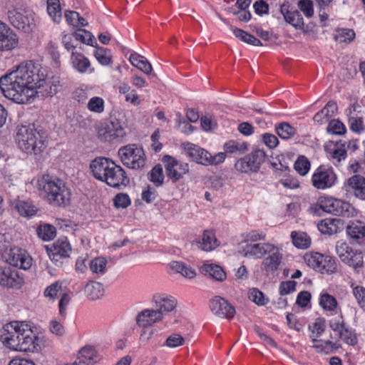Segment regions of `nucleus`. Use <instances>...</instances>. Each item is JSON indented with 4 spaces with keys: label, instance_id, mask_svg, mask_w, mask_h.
Listing matches in <instances>:
<instances>
[{
    "label": "nucleus",
    "instance_id": "f257e3e1",
    "mask_svg": "<svg viewBox=\"0 0 365 365\" xmlns=\"http://www.w3.org/2000/svg\"><path fill=\"white\" fill-rule=\"evenodd\" d=\"M43 72L44 68L38 63L24 61L15 71L0 78V89L8 99L19 104L28 103L34 98L36 81Z\"/></svg>",
    "mask_w": 365,
    "mask_h": 365
},
{
    "label": "nucleus",
    "instance_id": "f03ea898",
    "mask_svg": "<svg viewBox=\"0 0 365 365\" xmlns=\"http://www.w3.org/2000/svg\"><path fill=\"white\" fill-rule=\"evenodd\" d=\"M0 340L6 348L16 351L38 352L42 346V339L24 322L14 321L6 324Z\"/></svg>",
    "mask_w": 365,
    "mask_h": 365
},
{
    "label": "nucleus",
    "instance_id": "7ed1b4c3",
    "mask_svg": "<svg viewBox=\"0 0 365 365\" xmlns=\"http://www.w3.org/2000/svg\"><path fill=\"white\" fill-rule=\"evenodd\" d=\"M14 139L18 148L27 155H41L48 146L46 131L34 123L18 125Z\"/></svg>",
    "mask_w": 365,
    "mask_h": 365
},
{
    "label": "nucleus",
    "instance_id": "20e7f679",
    "mask_svg": "<svg viewBox=\"0 0 365 365\" xmlns=\"http://www.w3.org/2000/svg\"><path fill=\"white\" fill-rule=\"evenodd\" d=\"M38 185L39 190L44 193L50 204L64 206L69 203L71 191L62 180L45 175L38 180Z\"/></svg>",
    "mask_w": 365,
    "mask_h": 365
},
{
    "label": "nucleus",
    "instance_id": "39448f33",
    "mask_svg": "<svg viewBox=\"0 0 365 365\" xmlns=\"http://www.w3.org/2000/svg\"><path fill=\"white\" fill-rule=\"evenodd\" d=\"M122 163L127 168L138 170L145 165V155L141 148L135 144H129L118 150Z\"/></svg>",
    "mask_w": 365,
    "mask_h": 365
},
{
    "label": "nucleus",
    "instance_id": "423d86ee",
    "mask_svg": "<svg viewBox=\"0 0 365 365\" xmlns=\"http://www.w3.org/2000/svg\"><path fill=\"white\" fill-rule=\"evenodd\" d=\"M310 181L315 189L325 190L336 185L338 177L332 167L321 165L314 170Z\"/></svg>",
    "mask_w": 365,
    "mask_h": 365
},
{
    "label": "nucleus",
    "instance_id": "0eeeda50",
    "mask_svg": "<svg viewBox=\"0 0 365 365\" xmlns=\"http://www.w3.org/2000/svg\"><path fill=\"white\" fill-rule=\"evenodd\" d=\"M43 76H38L34 89V98L36 95L41 97H51L56 95L61 89L60 78L50 73L47 68H44Z\"/></svg>",
    "mask_w": 365,
    "mask_h": 365
},
{
    "label": "nucleus",
    "instance_id": "6e6552de",
    "mask_svg": "<svg viewBox=\"0 0 365 365\" xmlns=\"http://www.w3.org/2000/svg\"><path fill=\"white\" fill-rule=\"evenodd\" d=\"M307 265L322 274H332L337 269L336 259L333 256L319 252H311L304 255Z\"/></svg>",
    "mask_w": 365,
    "mask_h": 365
},
{
    "label": "nucleus",
    "instance_id": "1a4fd4ad",
    "mask_svg": "<svg viewBox=\"0 0 365 365\" xmlns=\"http://www.w3.org/2000/svg\"><path fill=\"white\" fill-rule=\"evenodd\" d=\"M10 24L19 30L30 33L35 26L34 14L28 10L13 9L8 11Z\"/></svg>",
    "mask_w": 365,
    "mask_h": 365
},
{
    "label": "nucleus",
    "instance_id": "9d476101",
    "mask_svg": "<svg viewBox=\"0 0 365 365\" xmlns=\"http://www.w3.org/2000/svg\"><path fill=\"white\" fill-rule=\"evenodd\" d=\"M329 327L338 334L339 339L344 343L349 346H355L358 343L355 330L344 321L342 314L330 320Z\"/></svg>",
    "mask_w": 365,
    "mask_h": 365
},
{
    "label": "nucleus",
    "instance_id": "9b49d317",
    "mask_svg": "<svg viewBox=\"0 0 365 365\" xmlns=\"http://www.w3.org/2000/svg\"><path fill=\"white\" fill-rule=\"evenodd\" d=\"M167 176L176 182L189 172L188 163L178 160L175 158L166 155L162 159Z\"/></svg>",
    "mask_w": 365,
    "mask_h": 365
},
{
    "label": "nucleus",
    "instance_id": "f8f14e48",
    "mask_svg": "<svg viewBox=\"0 0 365 365\" xmlns=\"http://www.w3.org/2000/svg\"><path fill=\"white\" fill-rule=\"evenodd\" d=\"M98 134L103 140L110 143H121L126 137L125 128L118 120L107 123Z\"/></svg>",
    "mask_w": 365,
    "mask_h": 365
},
{
    "label": "nucleus",
    "instance_id": "ddd939ff",
    "mask_svg": "<svg viewBox=\"0 0 365 365\" xmlns=\"http://www.w3.org/2000/svg\"><path fill=\"white\" fill-rule=\"evenodd\" d=\"M48 255L55 265L60 267L63 264V259L69 257L71 247L66 237L59 238L49 248L46 247Z\"/></svg>",
    "mask_w": 365,
    "mask_h": 365
},
{
    "label": "nucleus",
    "instance_id": "4468645a",
    "mask_svg": "<svg viewBox=\"0 0 365 365\" xmlns=\"http://www.w3.org/2000/svg\"><path fill=\"white\" fill-rule=\"evenodd\" d=\"M24 284V279L16 268L10 266L0 267V286L19 289Z\"/></svg>",
    "mask_w": 365,
    "mask_h": 365
},
{
    "label": "nucleus",
    "instance_id": "2eb2a0df",
    "mask_svg": "<svg viewBox=\"0 0 365 365\" xmlns=\"http://www.w3.org/2000/svg\"><path fill=\"white\" fill-rule=\"evenodd\" d=\"M210 308L216 316L231 319L235 315V308L225 298L215 296L210 301Z\"/></svg>",
    "mask_w": 365,
    "mask_h": 365
},
{
    "label": "nucleus",
    "instance_id": "dca6fc26",
    "mask_svg": "<svg viewBox=\"0 0 365 365\" xmlns=\"http://www.w3.org/2000/svg\"><path fill=\"white\" fill-rule=\"evenodd\" d=\"M108 173L102 182L109 187L120 189L129 183L127 174L121 166L115 163Z\"/></svg>",
    "mask_w": 365,
    "mask_h": 365
},
{
    "label": "nucleus",
    "instance_id": "f3484780",
    "mask_svg": "<svg viewBox=\"0 0 365 365\" xmlns=\"http://www.w3.org/2000/svg\"><path fill=\"white\" fill-rule=\"evenodd\" d=\"M17 34L5 23L0 21V51H9L17 47Z\"/></svg>",
    "mask_w": 365,
    "mask_h": 365
},
{
    "label": "nucleus",
    "instance_id": "a211bd4d",
    "mask_svg": "<svg viewBox=\"0 0 365 365\" xmlns=\"http://www.w3.org/2000/svg\"><path fill=\"white\" fill-rule=\"evenodd\" d=\"M114 164L115 162L108 158L97 157L91 162L90 169L93 177L102 182Z\"/></svg>",
    "mask_w": 365,
    "mask_h": 365
},
{
    "label": "nucleus",
    "instance_id": "6ab92c4d",
    "mask_svg": "<svg viewBox=\"0 0 365 365\" xmlns=\"http://www.w3.org/2000/svg\"><path fill=\"white\" fill-rule=\"evenodd\" d=\"M8 262L15 267L28 269L32 264V259L25 250L14 247L10 250Z\"/></svg>",
    "mask_w": 365,
    "mask_h": 365
},
{
    "label": "nucleus",
    "instance_id": "aec40b11",
    "mask_svg": "<svg viewBox=\"0 0 365 365\" xmlns=\"http://www.w3.org/2000/svg\"><path fill=\"white\" fill-rule=\"evenodd\" d=\"M349 240L352 244L365 242V224L359 220L350 221L346 229Z\"/></svg>",
    "mask_w": 365,
    "mask_h": 365
},
{
    "label": "nucleus",
    "instance_id": "412c9836",
    "mask_svg": "<svg viewBox=\"0 0 365 365\" xmlns=\"http://www.w3.org/2000/svg\"><path fill=\"white\" fill-rule=\"evenodd\" d=\"M276 246L270 243L247 244L244 248L245 256L254 259H262L269 252L274 251Z\"/></svg>",
    "mask_w": 365,
    "mask_h": 365
},
{
    "label": "nucleus",
    "instance_id": "4be33fe9",
    "mask_svg": "<svg viewBox=\"0 0 365 365\" xmlns=\"http://www.w3.org/2000/svg\"><path fill=\"white\" fill-rule=\"evenodd\" d=\"M163 318V314L158 310L153 309H145L140 312L136 316V324L142 328H147L153 324L160 322Z\"/></svg>",
    "mask_w": 365,
    "mask_h": 365
},
{
    "label": "nucleus",
    "instance_id": "5701e85b",
    "mask_svg": "<svg viewBox=\"0 0 365 365\" xmlns=\"http://www.w3.org/2000/svg\"><path fill=\"white\" fill-rule=\"evenodd\" d=\"M346 190L352 192L360 200H365V178L360 175H354L349 178L346 183Z\"/></svg>",
    "mask_w": 365,
    "mask_h": 365
},
{
    "label": "nucleus",
    "instance_id": "b1692460",
    "mask_svg": "<svg viewBox=\"0 0 365 365\" xmlns=\"http://www.w3.org/2000/svg\"><path fill=\"white\" fill-rule=\"evenodd\" d=\"M344 222L339 218H325L318 225V230L324 235H332L341 232L344 230Z\"/></svg>",
    "mask_w": 365,
    "mask_h": 365
},
{
    "label": "nucleus",
    "instance_id": "393cba45",
    "mask_svg": "<svg viewBox=\"0 0 365 365\" xmlns=\"http://www.w3.org/2000/svg\"><path fill=\"white\" fill-rule=\"evenodd\" d=\"M359 107V105L357 103H354L346 110L350 130L359 134L361 133L364 130L363 118L359 113H356V109Z\"/></svg>",
    "mask_w": 365,
    "mask_h": 365
},
{
    "label": "nucleus",
    "instance_id": "a878e982",
    "mask_svg": "<svg viewBox=\"0 0 365 365\" xmlns=\"http://www.w3.org/2000/svg\"><path fill=\"white\" fill-rule=\"evenodd\" d=\"M77 358L83 365H94L102 359L101 355L91 345L81 348Z\"/></svg>",
    "mask_w": 365,
    "mask_h": 365
},
{
    "label": "nucleus",
    "instance_id": "bb28decb",
    "mask_svg": "<svg viewBox=\"0 0 365 365\" xmlns=\"http://www.w3.org/2000/svg\"><path fill=\"white\" fill-rule=\"evenodd\" d=\"M153 302L156 307L155 310H158L161 314L163 312H170L173 311L178 304L175 297L165 294L154 295Z\"/></svg>",
    "mask_w": 365,
    "mask_h": 365
},
{
    "label": "nucleus",
    "instance_id": "cd10ccee",
    "mask_svg": "<svg viewBox=\"0 0 365 365\" xmlns=\"http://www.w3.org/2000/svg\"><path fill=\"white\" fill-rule=\"evenodd\" d=\"M280 11L287 23L296 29H302L304 27V20L301 13L298 10L289 9V6L282 4Z\"/></svg>",
    "mask_w": 365,
    "mask_h": 365
},
{
    "label": "nucleus",
    "instance_id": "c85d7f7f",
    "mask_svg": "<svg viewBox=\"0 0 365 365\" xmlns=\"http://www.w3.org/2000/svg\"><path fill=\"white\" fill-rule=\"evenodd\" d=\"M185 149L187 155L193 161L207 165L208 158H210V153L208 151L192 143H187Z\"/></svg>",
    "mask_w": 365,
    "mask_h": 365
},
{
    "label": "nucleus",
    "instance_id": "c756f323",
    "mask_svg": "<svg viewBox=\"0 0 365 365\" xmlns=\"http://www.w3.org/2000/svg\"><path fill=\"white\" fill-rule=\"evenodd\" d=\"M282 259V255L279 252L277 247H274V251L268 254V256L263 260L262 268L267 274L273 273L277 271Z\"/></svg>",
    "mask_w": 365,
    "mask_h": 365
},
{
    "label": "nucleus",
    "instance_id": "7c9ffc66",
    "mask_svg": "<svg viewBox=\"0 0 365 365\" xmlns=\"http://www.w3.org/2000/svg\"><path fill=\"white\" fill-rule=\"evenodd\" d=\"M312 348L319 354H331L341 348V345L338 341H332L319 339H317V341H312Z\"/></svg>",
    "mask_w": 365,
    "mask_h": 365
},
{
    "label": "nucleus",
    "instance_id": "2f4dec72",
    "mask_svg": "<svg viewBox=\"0 0 365 365\" xmlns=\"http://www.w3.org/2000/svg\"><path fill=\"white\" fill-rule=\"evenodd\" d=\"M339 203L338 198L328 195H322L318 198L316 205L322 211L335 215Z\"/></svg>",
    "mask_w": 365,
    "mask_h": 365
},
{
    "label": "nucleus",
    "instance_id": "473e14b6",
    "mask_svg": "<svg viewBox=\"0 0 365 365\" xmlns=\"http://www.w3.org/2000/svg\"><path fill=\"white\" fill-rule=\"evenodd\" d=\"M326 328V321L322 317L317 318L312 324H309L308 329L312 341L319 339L324 333Z\"/></svg>",
    "mask_w": 365,
    "mask_h": 365
},
{
    "label": "nucleus",
    "instance_id": "72a5a7b5",
    "mask_svg": "<svg viewBox=\"0 0 365 365\" xmlns=\"http://www.w3.org/2000/svg\"><path fill=\"white\" fill-rule=\"evenodd\" d=\"M200 244V247L205 252H210L220 245L214 231L208 230L203 232L202 242Z\"/></svg>",
    "mask_w": 365,
    "mask_h": 365
},
{
    "label": "nucleus",
    "instance_id": "f704fd0d",
    "mask_svg": "<svg viewBox=\"0 0 365 365\" xmlns=\"http://www.w3.org/2000/svg\"><path fill=\"white\" fill-rule=\"evenodd\" d=\"M71 60L73 68L81 73L87 72L91 66L89 59L78 52H72Z\"/></svg>",
    "mask_w": 365,
    "mask_h": 365
},
{
    "label": "nucleus",
    "instance_id": "c9c22d12",
    "mask_svg": "<svg viewBox=\"0 0 365 365\" xmlns=\"http://www.w3.org/2000/svg\"><path fill=\"white\" fill-rule=\"evenodd\" d=\"M85 294L91 300L100 299L104 294L103 284L96 281L89 282L85 287Z\"/></svg>",
    "mask_w": 365,
    "mask_h": 365
},
{
    "label": "nucleus",
    "instance_id": "e433bc0d",
    "mask_svg": "<svg viewBox=\"0 0 365 365\" xmlns=\"http://www.w3.org/2000/svg\"><path fill=\"white\" fill-rule=\"evenodd\" d=\"M129 61L130 63L145 74H150L153 71L150 63L143 56L133 53L130 54Z\"/></svg>",
    "mask_w": 365,
    "mask_h": 365
},
{
    "label": "nucleus",
    "instance_id": "4c0bfd02",
    "mask_svg": "<svg viewBox=\"0 0 365 365\" xmlns=\"http://www.w3.org/2000/svg\"><path fill=\"white\" fill-rule=\"evenodd\" d=\"M342 262L351 267L356 273L359 274L364 265L363 253L361 251L357 250L349 257L344 258Z\"/></svg>",
    "mask_w": 365,
    "mask_h": 365
},
{
    "label": "nucleus",
    "instance_id": "58836bf2",
    "mask_svg": "<svg viewBox=\"0 0 365 365\" xmlns=\"http://www.w3.org/2000/svg\"><path fill=\"white\" fill-rule=\"evenodd\" d=\"M202 272L208 274L213 279L222 282L226 279V273L223 269L217 264H205L201 267Z\"/></svg>",
    "mask_w": 365,
    "mask_h": 365
},
{
    "label": "nucleus",
    "instance_id": "ea45409f",
    "mask_svg": "<svg viewBox=\"0 0 365 365\" xmlns=\"http://www.w3.org/2000/svg\"><path fill=\"white\" fill-rule=\"evenodd\" d=\"M18 213L24 217H31L36 215L37 212L36 207L31 202L26 200H17L14 205Z\"/></svg>",
    "mask_w": 365,
    "mask_h": 365
},
{
    "label": "nucleus",
    "instance_id": "a19ab883",
    "mask_svg": "<svg viewBox=\"0 0 365 365\" xmlns=\"http://www.w3.org/2000/svg\"><path fill=\"white\" fill-rule=\"evenodd\" d=\"M291 238L294 246L299 249H307L311 245V238L304 232L292 231Z\"/></svg>",
    "mask_w": 365,
    "mask_h": 365
},
{
    "label": "nucleus",
    "instance_id": "79ce46f5",
    "mask_svg": "<svg viewBox=\"0 0 365 365\" xmlns=\"http://www.w3.org/2000/svg\"><path fill=\"white\" fill-rule=\"evenodd\" d=\"M36 234L43 241L49 242L55 238L56 235V229L52 225L43 224L37 227Z\"/></svg>",
    "mask_w": 365,
    "mask_h": 365
},
{
    "label": "nucleus",
    "instance_id": "37998d69",
    "mask_svg": "<svg viewBox=\"0 0 365 365\" xmlns=\"http://www.w3.org/2000/svg\"><path fill=\"white\" fill-rule=\"evenodd\" d=\"M233 34L236 38L240 39L244 43L247 44L255 46H262V43L252 34L238 28H235L232 30Z\"/></svg>",
    "mask_w": 365,
    "mask_h": 365
},
{
    "label": "nucleus",
    "instance_id": "c03bdc74",
    "mask_svg": "<svg viewBox=\"0 0 365 365\" xmlns=\"http://www.w3.org/2000/svg\"><path fill=\"white\" fill-rule=\"evenodd\" d=\"M170 268L183 277L192 279L196 276V272L190 266L180 262L173 261L170 264Z\"/></svg>",
    "mask_w": 365,
    "mask_h": 365
},
{
    "label": "nucleus",
    "instance_id": "a18cd8bd",
    "mask_svg": "<svg viewBox=\"0 0 365 365\" xmlns=\"http://www.w3.org/2000/svg\"><path fill=\"white\" fill-rule=\"evenodd\" d=\"M339 202L335 215L347 218L356 215L357 211L351 204L340 199H339Z\"/></svg>",
    "mask_w": 365,
    "mask_h": 365
},
{
    "label": "nucleus",
    "instance_id": "49530a36",
    "mask_svg": "<svg viewBox=\"0 0 365 365\" xmlns=\"http://www.w3.org/2000/svg\"><path fill=\"white\" fill-rule=\"evenodd\" d=\"M47 12L54 22L59 23L62 18L59 0H47Z\"/></svg>",
    "mask_w": 365,
    "mask_h": 365
},
{
    "label": "nucleus",
    "instance_id": "de8ad7c7",
    "mask_svg": "<svg viewBox=\"0 0 365 365\" xmlns=\"http://www.w3.org/2000/svg\"><path fill=\"white\" fill-rule=\"evenodd\" d=\"M335 251L340 260L343 262L344 258L349 257L357 250L353 249L346 241L339 240L336 242Z\"/></svg>",
    "mask_w": 365,
    "mask_h": 365
},
{
    "label": "nucleus",
    "instance_id": "09e8293b",
    "mask_svg": "<svg viewBox=\"0 0 365 365\" xmlns=\"http://www.w3.org/2000/svg\"><path fill=\"white\" fill-rule=\"evenodd\" d=\"M108 261L105 257H98L93 259L89 264L91 271L96 274L103 275L106 271Z\"/></svg>",
    "mask_w": 365,
    "mask_h": 365
},
{
    "label": "nucleus",
    "instance_id": "8fccbe9b",
    "mask_svg": "<svg viewBox=\"0 0 365 365\" xmlns=\"http://www.w3.org/2000/svg\"><path fill=\"white\" fill-rule=\"evenodd\" d=\"M164 178L163 168L160 164L154 166L148 174V179L157 187L163 185Z\"/></svg>",
    "mask_w": 365,
    "mask_h": 365
},
{
    "label": "nucleus",
    "instance_id": "3c124183",
    "mask_svg": "<svg viewBox=\"0 0 365 365\" xmlns=\"http://www.w3.org/2000/svg\"><path fill=\"white\" fill-rule=\"evenodd\" d=\"M295 171L301 176L306 175L310 170L311 163L304 155H299L294 164Z\"/></svg>",
    "mask_w": 365,
    "mask_h": 365
},
{
    "label": "nucleus",
    "instance_id": "603ef678",
    "mask_svg": "<svg viewBox=\"0 0 365 365\" xmlns=\"http://www.w3.org/2000/svg\"><path fill=\"white\" fill-rule=\"evenodd\" d=\"M248 294L249 299L258 306H264L269 302V297L257 288L250 289Z\"/></svg>",
    "mask_w": 365,
    "mask_h": 365
},
{
    "label": "nucleus",
    "instance_id": "864d4df0",
    "mask_svg": "<svg viewBox=\"0 0 365 365\" xmlns=\"http://www.w3.org/2000/svg\"><path fill=\"white\" fill-rule=\"evenodd\" d=\"M225 153L243 154L247 150V145L246 143H240L235 140H229L224 145Z\"/></svg>",
    "mask_w": 365,
    "mask_h": 365
},
{
    "label": "nucleus",
    "instance_id": "5fc2aeb1",
    "mask_svg": "<svg viewBox=\"0 0 365 365\" xmlns=\"http://www.w3.org/2000/svg\"><path fill=\"white\" fill-rule=\"evenodd\" d=\"M276 131L277 135L282 139H289L297 133L296 128L285 122L281 123L276 126Z\"/></svg>",
    "mask_w": 365,
    "mask_h": 365
},
{
    "label": "nucleus",
    "instance_id": "6e6d98bb",
    "mask_svg": "<svg viewBox=\"0 0 365 365\" xmlns=\"http://www.w3.org/2000/svg\"><path fill=\"white\" fill-rule=\"evenodd\" d=\"M319 304L324 310L334 311L337 307L338 302L334 296L324 293L320 296Z\"/></svg>",
    "mask_w": 365,
    "mask_h": 365
},
{
    "label": "nucleus",
    "instance_id": "4d7b16f0",
    "mask_svg": "<svg viewBox=\"0 0 365 365\" xmlns=\"http://www.w3.org/2000/svg\"><path fill=\"white\" fill-rule=\"evenodd\" d=\"M247 156L251 160V164L252 165L253 168H256L257 171H258L261 165L265 160L266 153L262 150L256 149Z\"/></svg>",
    "mask_w": 365,
    "mask_h": 365
},
{
    "label": "nucleus",
    "instance_id": "13d9d810",
    "mask_svg": "<svg viewBox=\"0 0 365 365\" xmlns=\"http://www.w3.org/2000/svg\"><path fill=\"white\" fill-rule=\"evenodd\" d=\"M251 163L250 158L245 155L235 163V168L237 171L242 173H257L256 168H254Z\"/></svg>",
    "mask_w": 365,
    "mask_h": 365
},
{
    "label": "nucleus",
    "instance_id": "bf43d9fd",
    "mask_svg": "<svg viewBox=\"0 0 365 365\" xmlns=\"http://www.w3.org/2000/svg\"><path fill=\"white\" fill-rule=\"evenodd\" d=\"M73 34L76 41H81L89 46H93V43H96L92 34L86 29H78Z\"/></svg>",
    "mask_w": 365,
    "mask_h": 365
},
{
    "label": "nucleus",
    "instance_id": "052dcab7",
    "mask_svg": "<svg viewBox=\"0 0 365 365\" xmlns=\"http://www.w3.org/2000/svg\"><path fill=\"white\" fill-rule=\"evenodd\" d=\"M104 100L98 96L92 97L88 102L87 108L95 113H102L104 111Z\"/></svg>",
    "mask_w": 365,
    "mask_h": 365
},
{
    "label": "nucleus",
    "instance_id": "680f3d73",
    "mask_svg": "<svg viewBox=\"0 0 365 365\" xmlns=\"http://www.w3.org/2000/svg\"><path fill=\"white\" fill-rule=\"evenodd\" d=\"M62 289V283L59 281H56L48 286L44 292L43 296L51 300H55Z\"/></svg>",
    "mask_w": 365,
    "mask_h": 365
},
{
    "label": "nucleus",
    "instance_id": "e2e57ef3",
    "mask_svg": "<svg viewBox=\"0 0 365 365\" xmlns=\"http://www.w3.org/2000/svg\"><path fill=\"white\" fill-rule=\"evenodd\" d=\"M94 56L103 66H108L111 61L110 51L105 48H98L94 52Z\"/></svg>",
    "mask_w": 365,
    "mask_h": 365
},
{
    "label": "nucleus",
    "instance_id": "0e129e2a",
    "mask_svg": "<svg viewBox=\"0 0 365 365\" xmlns=\"http://www.w3.org/2000/svg\"><path fill=\"white\" fill-rule=\"evenodd\" d=\"M344 124L337 119L331 120L327 126V132L333 135H343L346 133Z\"/></svg>",
    "mask_w": 365,
    "mask_h": 365
},
{
    "label": "nucleus",
    "instance_id": "69168bd1",
    "mask_svg": "<svg viewBox=\"0 0 365 365\" xmlns=\"http://www.w3.org/2000/svg\"><path fill=\"white\" fill-rule=\"evenodd\" d=\"M158 196V193L155 188L151 185H148L142 191L141 198L147 203H150L155 201Z\"/></svg>",
    "mask_w": 365,
    "mask_h": 365
},
{
    "label": "nucleus",
    "instance_id": "338daca9",
    "mask_svg": "<svg viewBox=\"0 0 365 365\" xmlns=\"http://www.w3.org/2000/svg\"><path fill=\"white\" fill-rule=\"evenodd\" d=\"M184 338L179 334H172L165 340L164 346L170 348H176L183 345Z\"/></svg>",
    "mask_w": 365,
    "mask_h": 365
},
{
    "label": "nucleus",
    "instance_id": "774afa93",
    "mask_svg": "<svg viewBox=\"0 0 365 365\" xmlns=\"http://www.w3.org/2000/svg\"><path fill=\"white\" fill-rule=\"evenodd\" d=\"M297 282L292 280L282 282L279 284V292L282 296L289 294L296 290Z\"/></svg>",
    "mask_w": 365,
    "mask_h": 365
}]
</instances>
